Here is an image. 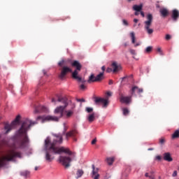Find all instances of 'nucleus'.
<instances>
[{
  "instance_id": "473e14b6",
  "label": "nucleus",
  "mask_w": 179,
  "mask_h": 179,
  "mask_svg": "<svg viewBox=\"0 0 179 179\" xmlns=\"http://www.w3.org/2000/svg\"><path fill=\"white\" fill-rule=\"evenodd\" d=\"M129 52H130V53H131L132 55H136V52L135 50H134V49H130Z\"/></svg>"
},
{
  "instance_id": "39448f33",
  "label": "nucleus",
  "mask_w": 179,
  "mask_h": 179,
  "mask_svg": "<svg viewBox=\"0 0 179 179\" xmlns=\"http://www.w3.org/2000/svg\"><path fill=\"white\" fill-rule=\"evenodd\" d=\"M71 66L76 68L74 71L72 73V78L75 79L76 80H78V82H81L82 83H85L86 80H83L81 77L78 76L79 75V72H80L82 69V64H80V63L78 61L75 60L71 63Z\"/></svg>"
},
{
  "instance_id": "f704fd0d",
  "label": "nucleus",
  "mask_w": 179,
  "mask_h": 179,
  "mask_svg": "<svg viewBox=\"0 0 179 179\" xmlns=\"http://www.w3.org/2000/svg\"><path fill=\"white\" fill-rule=\"evenodd\" d=\"M166 40L169 41L171 39V35L170 34H166L165 37Z\"/></svg>"
},
{
  "instance_id": "4468645a",
  "label": "nucleus",
  "mask_w": 179,
  "mask_h": 179,
  "mask_svg": "<svg viewBox=\"0 0 179 179\" xmlns=\"http://www.w3.org/2000/svg\"><path fill=\"white\" fill-rule=\"evenodd\" d=\"M120 100L122 103H124L125 104H128L131 103V96H124L122 94L120 93Z\"/></svg>"
},
{
  "instance_id": "0e129e2a",
  "label": "nucleus",
  "mask_w": 179,
  "mask_h": 179,
  "mask_svg": "<svg viewBox=\"0 0 179 179\" xmlns=\"http://www.w3.org/2000/svg\"><path fill=\"white\" fill-rule=\"evenodd\" d=\"M106 179H112V178H111V177H108V178H107Z\"/></svg>"
},
{
  "instance_id": "a211bd4d",
  "label": "nucleus",
  "mask_w": 179,
  "mask_h": 179,
  "mask_svg": "<svg viewBox=\"0 0 179 179\" xmlns=\"http://www.w3.org/2000/svg\"><path fill=\"white\" fill-rule=\"evenodd\" d=\"M96 176H100V174H99V169L96 168L94 165H92V178L94 179V177H96Z\"/></svg>"
},
{
  "instance_id": "a878e982",
  "label": "nucleus",
  "mask_w": 179,
  "mask_h": 179,
  "mask_svg": "<svg viewBox=\"0 0 179 179\" xmlns=\"http://www.w3.org/2000/svg\"><path fill=\"white\" fill-rule=\"evenodd\" d=\"M130 36L131 38V43L132 44H135V40H136V38L135 37V32H131Z\"/></svg>"
},
{
  "instance_id": "c03bdc74",
  "label": "nucleus",
  "mask_w": 179,
  "mask_h": 179,
  "mask_svg": "<svg viewBox=\"0 0 179 179\" xmlns=\"http://www.w3.org/2000/svg\"><path fill=\"white\" fill-rule=\"evenodd\" d=\"M107 96H108L109 97H111V96L113 95V93H111V92H106Z\"/></svg>"
},
{
  "instance_id": "864d4df0",
  "label": "nucleus",
  "mask_w": 179,
  "mask_h": 179,
  "mask_svg": "<svg viewBox=\"0 0 179 179\" xmlns=\"http://www.w3.org/2000/svg\"><path fill=\"white\" fill-rule=\"evenodd\" d=\"M134 15H135L136 16H138V15H139V11H136L135 13H134Z\"/></svg>"
},
{
  "instance_id": "cd10ccee",
  "label": "nucleus",
  "mask_w": 179,
  "mask_h": 179,
  "mask_svg": "<svg viewBox=\"0 0 179 179\" xmlns=\"http://www.w3.org/2000/svg\"><path fill=\"white\" fill-rule=\"evenodd\" d=\"M89 122H93L94 121V113L90 114L87 118Z\"/></svg>"
},
{
  "instance_id": "6e6d98bb",
  "label": "nucleus",
  "mask_w": 179,
  "mask_h": 179,
  "mask_svg": "<svg viewBox=\"0 0 179 179\" xmlns=\"http://www.w3.org/2000/svg\"><path fill=\"white\" fill-rule=\"evenodd\" d=\"M123 45H124V47H128V43H124L123 44Z\"/></svg>"
},
{
  "instance_id": "ea45409f",
  "label": "nucleus",
  "mask_w": 179,
  "mask_h": 179,
  "mask_svg": "<svg viewBox=\"0 0 179 179\" xmlns=\"http://www.w3.org/2000/svg\"><path fill=\"white\" fill-rule=\"evenodd\" d=\"M64 62H65L64 60H62L59 62V66H62L64 65Z\"/></svg>"
},
{
  "instance_id": "7ed1b4c3",
  "label": "nucleus",
  "mask_w": 179,
  "mask_h": 179,
  "mask_svg": "<svg viewBox=\"0 0 179 179\" xmlns=\"http://www.w3.org/2000/svg\"><path fill=\"white\" fill-rule=\"evenodd\" d=\"M1 137V136L0 134V139ZM8 142H9V139L8 137H5L0 141V146L8 145ZM15 159H17V151L15 150H8L5 155L0 157V169L2 167H5L8 164V162H15Z\"/></svg>"
},
{
  "instance_id": "58836bf2",
  "label": "nucleus",
  "mask_w": 179,
  "mask_h": 179,
  "mask_svg": "<svg viewBox=\"0 0 179 179\" xmlns=\"http://www.w3.org/2000/svg\"><path fill=\"white\" fill-rule=\"evenodd\" d=\"M106 72L108 73H110V72H113V69L108 67L107 69H106Z\"/></svg>"
},
{
  "instance_id": "6e6552de",
  "label": "nucleus",
  "mask_w": 179,
  "mask_h": 179,
  "mask_svg": "<svg viewBox=\"0 0 179 179\" xmlns=\"http://www.w3.org/2000/svg\"><path fill=\"white\" fill-rule=\"evenodd\" d=\"M72 162V158L71 157L66 156H59V163L64 166L66 169H69L71 167V162Z\"/></svg>"
},
{
  "instance_id": "aec40b11",
  "label": "nucleus",
  "mask_w": 179,
  "mask_h": 179,
  "mask_svg": "<svg viewBox=\"0 0 179 179\" xmlns=\"http://www.w3.org/2000/svg\"><path fill=\"white\" fill-rule=\"evenodd\" d=\"M46 110H47V108H45V106H39L35 108L34 113L37 114L38 113H41V111H45Z\"/></svg>"
},
{
  "instance_id": "09e8293b",
  "label": "nucleus",
  "mask_w": 179,
  "mask_h": 179,
  "mask_svg": "<svg viewBox=\"0 0 179 179\" xmlns=\"http://www.w3.org/2000/svg\"><path fill=\"white\" fill-rule=\"evenodd\" d=\"M100 178V175H96V176L94 177V179H99Z\"/></svg>"
},
{
  "instance_id": "1a4fd4ad",
  "label": "nucleus",
  "mask_w": 179,
  "mask_h": 179,
  "mask_svg": "<svg viewBox=\"0 0 179 179\" xmlns=\"http://www.w3.org/2000/svg\"><path fill=\"white\" fill-rule=\"evenodd\" d=\"M55 138L53 139V142L51 143V139L50 138L49 146H52V148L55 147V145H61L63 142L62 135V134H53Z\"/></svg>"
},
{
  "instance_id": "680f3d73",
  "label": "nucleus",
  "mask_w": 179,
  "mask_h": 179,
  "mask_svg": "<svg viewBox=\"0 0 179 179\" xmlns=\"http://www.w3.org/2000/svg\"><path fill=\"white\" fill-rule=\"evenodd\" d=\"M38 170V167L36 166L35 167V171H37Z\"/></svg>"
},
{
  "instance_id": "338daca9",
  "label": "nucleus",
  "mask_w": 179,
  "mask_h": 179,
  "mask_svg": "<svg viewBox=\"0 0 179 179\" xmlns=\"http://www.w3.org/2000/svg\"><path fill=\"white\" fill-rule=\"evenodd\" d=\"M129 1H131V0H129Z\"/></svg>"
},
{
  "instance_id": "0eeeda50",
  "label": "nucleus",
  "mask_w": 179,
  "mask_h": 179,
  "mask_svg": "<svg viewBox=\"0 0 179 179\" xmlns=\"http://www.w3.org/2000/svg\"><path fill=\"white\" fill-rule=\"evenodd\" d=\"M152 23H153V15L152 14H148L147 15V20L144 22V29L146 30L148 34H152L153 33V29H150Z\"/></svg>"
},
{
  "instance_id": "c9c22d12",
  "label": "nucleus",
  "mask_w": 179,
  "mask_h": 179,
  "mask_svg": "<svg viewBox=\"0 0 179 179\" xmlns=\"http://www.w3.org/2000/svg\"><path fill=\"white\" fill-rule=\"evenodd\" d=\"M157 51L159 52L160 55H163V52L162 51V48H157Z\"/></svg>"
},
{
  "instance_id": "dca6fc26",
  "label": "nucleus",
  "mask_w": 179,
  "mask_h": 179,
  "mask_svg": "<svg viewBox=\"0 0 179 179\" xmlns=\"http://www.w3.org/2000/svg\"><path fill=\"white\" fill-rule=\"evenodd\" d=\"M111 66L113 68V72L114 73H115V72H118V71H120V69H121V66L118 65V63H117V62H113L112 63Z\"/></svg>"
},
{
  "instance_id": "393cba45",
  "label": "nucleus",
  "mask_w": 179,
  "mask_h": 179,
  "mask_svg": "<svg viewBox=\"0 0 179 179\" xmlns=\"http://www.w3.org/2000/svg\"><path fill=\"white\" fill-rule=\"evenodd\" d=\"M72 115H73V110H69L66 111V118H70V117H72Z\"/></svg>"
},
{
  "instance_id": "052dcab7",
  "label": "nucleus",
  "mask_w": 179,
  "mask_h": 179,
  "mask_svg": "<svg viewBox=\"0 0 179 179\" xmlns=\"http://www.w3.org/2000/svg\"><path fill=\"white\" fill-rule=\"evenodd\" d=\"M127 78H128V76H124L122 79V80H124V79H127Z\"/></svg>"
},
{
  "instance_id": "f257e3e1",
  "label": "nucleus",
  "mask_w": 179,
  "mask_h": 179,
  "mask_svg": "<svg viewBox=\"0 0 179 179\" xmlns=\"http://www.w3.org/2000/svg\"><path fill=\"white\" fill-rule=\"evenodd\" d=\"M37 122H32L31 120L27 119L25 120L20 128L15 132V134L13 137L15 146H17L19 149H24L29 145V136L27 131L33 125H36Z\"/></svg>"
},
{
  "instance_id": "20e7f679",
  "label": "nucleus",
  "mask_w": 179,
  "mask_h": 179,
  "mask_svg": "<svg viewBox=\"0 0 179 179\" xmlns=\"http://www.w3.org/2000/svg\"><path fill=\"white\" fill-rule=\"evenodd\" d=\"M57 101L61 102L63 101L64 103V106H58L55 110V114H59V116H51L48 115L45 117L44 120L45 121H53L55 122H58L59 121V118H62L64 115V110L66 107L68 106V103H66V101L62 97H59L57 99Z\"/></svg>"
},
{
  "instance_id": "4d7b16f0",
  "label": "nucleus",
  "mask_w": 179,
  "mask_h": 179,
  "mask_svg": "<svg viewBox=\"0 0 179 179\" xmlns=\"http://www.w3.org/2000/svg\"><path fill=\"white\" fill-rule=\"evenodd\" d=\"M52 103H56L55 99H52Z\"/></svg>"
},
{
  "instance_id": "2f4dec72",
  "label": "nucleus",
  "mask_w": 179,
  "mask_h": 179,
  "mask_svg": "<svg viewBox=\"0 0 179 179\" xmlns=\"http://www.w3.org/2000/svg\"><path fill=\"white\" fill-rule=\"evenodd\" d=\"M165 142L166 140L164 139V138H159V143H161V145H164Z\"/></svg>"
},
{
  "instance_id": "de8ad7c7",
  "label": "nucleus",
  "mask_w": 179,
  "mask_h": 179,
  "mask_svg": "<svg viewBox=\"0 0 179 179\" xmlns=\"http://www.w3.org/2000/svg\"><path fill=\"white\" fill-rule=\"evenodd\" d=\"M148 177H149V178H150V179H155V176H153V174L149 176Z\"/></svg>"
},
{
  "instance_id": "9b49d317",
  "label": "nucleus",
  "mask_w": 179,
  "mask_h": 179,
  "mask_svg": "<svg viewBox=\"0 0 179 179\" xmlns=\"http://www.w3.org/2000/svg\"><path fill=\"white\" fill-rule=\"evenodd\" d=\"M94 102L96 104H103V108H106L108 106V97L106 99L95 97Z\"/></svg>"
},
{
  "instance_id": "37998d69",
  "label": "nucleus",
  "mask_w": 179,
  "mask_h": 179,
  "mask_svg": "<svg viewBox=\"0 0 179 179\" xmlns=\"http://www.w3.org/2000/svg\"><path fill=\"white\" fill-rule=\"evenodd\" d=\"M172 177H177V171H174L173 174H172Z\"/></svg>"
},
{
  "instance_id": "f3484780",
  "label": "nucleus",
  "mask_w": 179,
  "mask_h": 179,
  "mask_svg": "<svg viewBox=\"0 0 179 179\" xmlns=\"http://www.w3.org/2000/svg\"><path fill=\"white\" fill-rule=\"evenodd\" d=\"M164 160L166 162H173V157H171L170 152H165L164 154Z\"/></svg>"
},
{
  "instance_id": "b1692460",
  "label": "nucleus",
  "mask_w": 179,
  "mask_h": 179,
  "mask_svg": "<svg viewBox=\"0 0 179 179\" xmlns=\"http://www.w3.org/2000/svg\"><path fill=\"white\" fill-rule=\"evenodd\" d=\"M136 90L138 91V93H143V89L142 88H138V87L135 86L133 87L131 89L132 93H135Z\"/></svg>"
},
{
  "instance_id": "49530a36",
  "label": "nucleus",
  "mask_w": 179,
  "mask_h": 179,
  "mask_svg": "<svg viewBox=\"0 0 179 179\" xmlns=\"http://www.w3.org/2000/svg\"><path fill=\"white\" fill-rule=\"evenodd\" d=\"M140 13H141V16L143 17H145V13H143V11H140Z\"/></svg>"
},
{
  "instance_id": "79ce46f5",
  "label": "nucleus",
  "mask_w": 179,
  "mask_h": 179,
  "mask_svg": "<svg viewBox=\"0 0 179 179\" xmlns=\"http://www.w3.org/2000/svg\"><path fill=\"white\" fill-rule=\"evenodd\" d=\"M96 142H97V139L94 138V140L92 141L91 143L92 145H96Z\"/></svg>"
},
{
  "instance_id": "7c9ffc66",
  "label": "nucleus",
  "mask_w": 179,
  "mask_h": 179,
  "mask_svg": "<svg viewBox=\"0 0 179 179\" xmlns=\"http://www.w3.org/2000/svg\"><path fill=\"white\" fill-rule=\"evenodd\" d=\"M129 114V110L127 108L123 109V115H128Z\"/></svg>"
},
{
  "instance_id": "603ef678",
  "label": "nucleus",
  "mask_w": 179,
  "mask_h": 179,
  "mask_svg": "<svg viewBox=\"0 0 179 179\" xmlns=\"http://www.w3.org/2000/svg\"><path fill=\"white\" fill-rule=\"evenodd\" d=\"M113 80H110L109 83H108V85H113Z\"/></svg>"
},
{
  "instance_id": "f03ea898",
  "label": "nucleus",
  "mask_w": 179,
  "mask_h": 179,
  "mask_svg": "<svg viewBox=\"0 0 179 179\" xmlns=\"http://www.w3.org/2000/svg\"><path fill=\"white\" fill-rule=\"evenodd\" d=\"M45 159L48 163H51V162L55 159L54 155H61L62 153H66V155L72 156V157H76V154L71 151L69 148H66L65 147L52 148V146H50V137H48L45 140Z\"/></svg>"
},
{
  "instance_id": "f8f14e48",
  "label": "nucleus",
  "mask_w": 179,
  "mask_h": 179,
  "mask_svg": "<svg viewBox=\"0 0 179 179\" xmlns=\"http://www.w3.org/2000/svg\"><path fill=\"white\" fill-rule=\"evenodd\" d=\"M69 72H72V69H71V68L68 66H63L62 69V71L59 75V79H61L62 80H64V79H65V77L66 76V74Z\"/></svg>"
},
{
  "instance_id": "8fccbe9b",
  "label": "nucleus",
  "mask_w": 179,
  "mask_h": 179,
  "mask_svg": "<svg viewBox=\"0 0 179 179\" xmlns=\"http://www.w3.org/2000/svg\"><path fill=\"white\" fill-rule=\"evenodd\" d=\"M78 101H82L83 103H85V99H78Z\"/></svg>"
},
{
  "instance_id": "69168bd1",
  "label": "nucleus",
  "mask_w": 179,
  "mask_h": 179,
  "mask_svg": "<svg viewBox=\"0 0 179 179\" xmlns=\"http://www.w3.org/2000/svg\"><path fill=\"white\" fill-rule=\"evenodd\" d=\"M43 73H44V75H45V71H43Z\"/></svg>"
},
{
  "instance_id": "bb28decb",
  "label": "nucleus",
  "mask_w": 179,
  "mask_h": 179,
  "mask_svg": "<svg viewBox=\"0 0 179 179\" xmlns=\"http://www.w3.org/2000/svg\"><path fill=\"white\" fill-rule=\"evenodd\" d=\"M179 138V130H176L173 134H172V139H177Z\"/></svg>"
},
{
  "instance_id": "ddd939ff",
  "label": "nucleus",
  "mask_w": 179,
  "mask_h": 179,
  "mask_svg": "<svg viewBox=\"0 0 179 179\" xmlns=\"http://www.w3.org/2000/svg\"><path fill=\"white\" fill-rule=\"evenodd\" d=\"M78 130L76 129H74L67 132L66 134V141H69L70 138H73L74 142H76V139L75 138V137L76 136V135H78Z\"/></svg>"
},
{
  "instance_id": "13d9d810",
  "label": "nucleus",
  "mask_w": 179,
  "mask_h": 179,
  "mask_svg": "<svg viewBox=\"0 0 179 179\" xmlns=\"http://www.w3.org/2000/svg\"><path fill=\"white\" fill-rule=\"evenodd\" d=\"M41 118H43L41 116H38V117H37V120H41Z\"/></svg>"
},
{
  "instance_id": "5fc2aeb1",
  "label": "nucleus",
  "mask_w": 179,
  "mask_h": 179,
  "mask_svg": "<svg viewBox=\"0 0 179 179\" xmlns=\"http://www.w3.org/2000/svg\"><path fill=\"white\" fill-rule=\"evenodd\" d=\"M134 23H138V19H136V18H135V19L134 20Z\"/></svg>"
},
{
  "instance_id": "72a5a7b5",
  "label": "nucleus",
  "mask_w": 179,
  "mask_h": 179,
  "mask_svg": "<svg viewBox=\"0 0 179 179\" xmlns=\"http://www.w3.org/2000/svg\"><path fill=\"white\" fill-rule=\"evenodd\" d=\"M86 111L87 113H92V111H93V108H86Z\"/></svg>"
},
{
  "instance_id": "c85d7f7f",
  "label": "nucleus",
  "mask_w": 179,
  "mask_h": 179,
  "mask_svg": "<svg viewBox=\"0 0 179 179\" xmlns=\"http://www.w3.org/2000/svg\"><path fill=\"white\" fill-rule=\"evenodd\" d=\"M76 174L78 176L77 178H80V177L83 176V171L81 169H78Z\"/></svg>"
},
{
  "instance_id": "4c0bfd02",
  "label": "nucleus",
  "mask_w": 179,
  "mask_h": 179,
  "mask_svg": "<svg viewBox=\"0 0 179 179\" xmlns=\"http://www.w3.org/2000/svg\"><path fill=\"white\" fill-rule=\"evenodd\" d=\"M122 23L124 26H128V21H127L126 20H122Z\"/></svg>"
},
{
  "instance_id": "a19ab883",
  "label": "nucleus",
  "mask_w": 179,
  "mask_h": 179,
  "mask_svg": "<svg viewBox=\"0 0 179 179\" xmlns=\"http://www.w3.org/2000/svg\"><path fill=\"white\" fill-rule=\"evenodd\" d=\"M80 88L81 89V90H85V89H86V86H85V85L83 84L80 86Z\"/></svg>"
},
{
  "instance_id": "e433bc0d",
  "label": "nucleus",
  "mask_w": 179,
  "mask_h": 179,
  "mask_svg": "<svg viewBox=\"0 0 179 179\" xmlns=\"http://www.w3.org/2000/svg\"><path fill=\"white\" fill-rule=\"evenodd\" d=\"M64 131L63 132V134H65V132H66V131L68 130V127H66V124L64 123Z\"/></svg>"
},
{
  "instance_id": "5701e85b",
  "label": "nucleus",
  "mask_w": 179,
  "mask_h": 179,
  "mask_svg": "<svg viewBox=\"0 0 179 179\" xmlns=\"http://www.w3.org/2000/svg\"><path fill=\"white\" fill-rule=\"evenodd\" d=\"M142 8H143V6L141 5H134L133 6L134 10H136V12H141L142 10Z\"/></svg>"
},
{
  "instance_id": "6ab92c4d",
  "label": "nucleus",
  "mask_w": 179,
  "mask_h": 179,
  "mask_svg": "<svg viewBox=\"0 0 179 179\" xmlns=\"http://www.w3.org/2000/svg\"><path fill=\"white\" fill-rule=\"evenodd\" d=\"M159 12L162 17H167V16H169V10H167L166 8H162L160 10Z\"/></svg>"
},
{
  "instance_id": "e2e57ef3",
  "label": "nucleus",
  "mask_w": 179,
  "mask_h": 179,
  "mask_svg": "<svg viewBox=\"0 0 179 179\" xmlns=\"http://www.w3.org/2000/svg\"><path fill=\"white\" fill-rule=\"evenodd\" d=\"M148 150H153V148H148Z\"/></svg>"
},
{
  "instance_id": "bf43d9fd",
  "label": "nucleus",
  "mask_w": 179,
  "mask_h": 179,
  "mask_svg": "<svg viewBox=\"0 0 179 179\" xmlns=\"http://www.w3.org/2000/svg\"><path fill=\"white\" fill-rule=\"evenodd\" d=\"M145 177H149V173H146L145 174Z\"/></svg>"
},
{
  "instance_id": "4be33fe9",
  "label": "nucleus",
  "mask_w": 179,
  "mask_h": 179,
  "mask_svg": "<svg viewBox=\"0 0 179 179\" xmlns=\"http://www.w3.org/2000/svg\"><path fill=\"white\" fill-rule=\"evenodd\" d=\"M20 175L24 178H29L30 177V172L29 171H24L20 173Z\"/></svg>"
},
{
  "instance_id": "412c9836",
  "label": "nucleus",
  "mask_w": 179,
  "mask_h": 179,
  "mask_svg": "<svg viewBox=\"0 0 179 179\" xmlns=\"http://www.w3.org/2000/svg\"><path fill=\"white\" fill-rule=\"evenodd\" d=\"M115 160V158H114L113 157H107L106 159V162L108 164V166H113V163H114Z\"/></svg>"
},
{
  "instance_id": "2eb2a0df",
  "label": "nucleus",
  "mask_w": 179,
  "mask_h": 179,
  "mask_svg": "<svg viewBox=\"0 0 179 179\" xmlns=\"http://www.w3.org/2000/svg\"><path fill=\"white\" fill-rule=\"evenodd\" d=\"M179 17V11L177 9H173L172 10V15H171V18L173 19V22H177L178 20Z\"/></svg>"
},
{
  "instance_id": "c756f323",
  "label": "nucleus",
  "mask_w": 179,
  "mask_h": 179,
  "mask_svg": "<svg viewBox=\"0 0 179 179\" xmlns=\"http://www.w3.org/2000/svg\"><path fill=\"white\" fill-rule=\"evenodd\" d=\"M152 50H153V47L148 46L145 49V52H152Z\"/></svg>"
},
{
  "instance_id": "423d86ee",
  "label": "nucleus",
  "mask_w": 179,
  "mask_h": 179,
  "mask_svg": "<svg viewBox=\"0 0 179 179\" xmlns=\"http://www.w3.org/2000/svg\"><path fill=\"white\" fill-rule=\"evenodd\" d=\"M103 72L98 74L96 76L92 73L87 80V83H94V82H101L104 79V71H106V66L101 67Z\"/></svg>"
},
{
  "instance_id": "9d476101",
  "label": "nucleus",
  "mask_w": 179,
  "mask_h": 179,
  "mask_svg": "<svg viewBox=\"0 0 179 179\" xmlns=\"http://www.w3.org/2000/svg\"><path fill=\"white\" fill-rule=\"evenodd\" d=\"M20 121V115H17L15 117V121H13L10 124L6 123L4 124V129H6V134H9V132H10V130H12L13 128H15V125H16V124H17V122Z\"/></svg>"
},
{
  "instance_id": "3c124183",
  "label": "nucleus",
  "mask_w": 179,
  "mask_h": 179,
  "mask_svg": "<svg viewBox=\"0 0 179 179\" xmlns=\"http://www.w3.org/2000/svg\"><path fill=\"white\" fill-rule=\"evenodd\" d=\"M138 45H141L140 43H137L134 44V47H138Z\"/></svg>"
},
{
  "instance_id": "a18cd8bd",
  "label": "nucleus",
  "mask_w": 179,
  "mask_h": 179,
  "mask_svg": "<svg viewBox=\"0 0 179 179\" xmlns=\"http://www.w3.org/2000/svg\"><path fill=\"white\" fill-rule=\"evenodd\" d=\"M156 159H157V160H162V157L159 156V155H157V156L156 157Z\"/></svg>"
}]
</instances>
